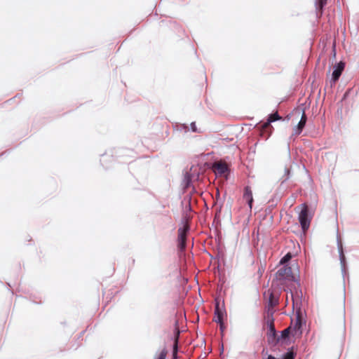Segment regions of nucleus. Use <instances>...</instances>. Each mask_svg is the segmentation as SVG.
<instances>
[{"label": "nucleus", "instance_id": "f257e3e1", "mask_svg": "<svg viewBox=\"0 0 359 359\" xmlns=\"http://www.w3.org/2000/svg\"><path fill=\"white\" fill-rule=\"evenodd\" d=\"M264 320L268 328L266 333L268 342L269 344L275 345L280 341V337L277 335L275 329L273 311L271 309L266 311Z\"/></svg>", "mask_w": 359, "mask_h": 359}, {"label": "nucleus", "instance_id": "f03ea898", "mask_svg": "<svg viewBox=\"0 0 359 359\" xmlns=\"http://www.w3.org/2000/svg\"><path fill=\"white\" fill-rule=\"evenodd\" d=\"M291 297L292 300L293 310L296 309V318L294 322L293 320L292 321V325L290 326H292V332H294L296 334L297 332L300 330L302 325V316L300 308L302 302L297 292L295 294L291 292Z\"/></svg>", "mask_w": 359, "mask_h": 359}, {"label": "nucleus", "instance_id": "7ed1b4c3", "mask_svg": "<svg viewBox=\"0 0 359 359\" xmlns=\"http://www.w3.org/2000/svg\"><path fill=\"white\" fill-rule=\"evenodd\" d=\"M299 221L303 231L305 233L309 229L311 223L308 206L306 204L302 205V210L299 215Z\"/></svg>", "mask_w": 359, "mask_h": 359}, {"label": "nucleus", "instance_id": "20e7f679", "mask_svg": "<svg viewBox=\"0 0 359 359\" xmlns=\"http://www.w3.org/2000/svg\"><path fill=\"white\" fill-rule=\"evenodd\" d=\"M189 230V226L187 223H185L182 227L178 229V248L180 250H184L186 248L187 235Z\"/></svg>", "mask_w": 359, "mask_h": 359}, {"label": "nucleus", "instance_id": "39448f33", "mask_svg": "<svg viewBox=\"0 0 359 359\" xmlns=\"http://www.w3.org/2000/svg\"><path fill=\"white\" fill-rule=\"evenodd\" d=\"M276 277L279 280L283 279L292 280L293 276L291 267L288 266H284L282 268L279 269L276 273Z\"/></svg>", "mask_w": 359, "mask_h": 359}, {"label": "nucleus", "instance_id": "423d86ee", "mask_svg": "<svg viewBox=\"0 0 359 359\" xmlns=\"http://www.w3.org/2000/svg\"><path fill=\"white\" fill-rule=\"evenodd\" d=\"M212 170L216 175L223 176L229 172V167L225 162L217 161L213 163Z\"/></svg>", "mask_w": 359, "mask_h": 359}, {"label": "nucleus", "instance_id": "0eeeda50", "mask_svg": "<svg viewBox=\"0 0 359 359\" xmlns=\"http://www.w3.org/2000/svg\"><path fill=\"white\" fill-rule=\"evenodd\" d=\"M281 118H282L278 115L277 111L273 114H270L268 118L267 121L266 123H263V125L262 126V130L266 131L269 128L271 129L272 128V126H271V123L278 121V120H280Z\"/></svg>", "mask_w": 359, "mask_h": 359}, {"label": "nucleus", "instance_id": "6e6552de", "mask_svg": "<svg viewBox=\"0 0 359 359\" xmlns=\"http://www.w3.org/2000/svg\"><path fill=\"white\" fill-rule=\"evenodd\" d=\"M345 64L343 62H340L337 64V65L335 67V69L334 72H332V80L333 82H337L340 76L342 74V72L344 69Z\"/></svg>", "mask_w": 359, "mask_h": 359}, {"label": "nucleus", "instance_id": "1a4fd4ad", "mask_svg": "<svg viewBox=\"0 0 359 359\" xmlns=\"http://www.w3.org/2000/svg\"><path fill=\"white\" fill-rule=\"evenodd\" d=\"M243 199L247 201L249 208L251 210L253 203V196L251 188L248 186L245 187L244 189Z\"/></svg>", "mask_w": 359, "mask_h": 359}, {"label": "nucleus", "instance_id": "9d476101", "mask_svg": "<svg viewBox=\"0 0 359 359\" xmlns=\"http://www.w3.org/2000/svg\"><path fill=\"white\" fill-rule=\"evenodd\" d=\"M306 120H307L306 115L305 114L304 111H302L301 120L298 123L296 128H294V135H298L302 133L303 128H304V126L306 125Z\"/></svg>", "mask_w": 359, "mask_h": 359}, {"label": "nucleus", "instance_id": "9b49d317", "mask_svg": "<svg viewBox=\"0 0 359 359\" xmlns=\"http://www.w3.org/2000/svg\"><path fill=\"white\" fill-rule=\"evenodd\" d=\"M225 315V312H224L221 309H219V304H217L215 306V316L213 320L217 323H222L224 320V317Z\"/></svg>", "mask_w": 359, "mask_h": 359}, {"label": "nucleus", "instance_id": "f8f14e48", "mask_svg": "<svg viewBox=\"0 0 359 359\" xmlns=\"http://www.w3.org/2000/svg\"><path fill=\"white\" fill-rule=\"evenodd\" d=\"M278 304V299L274 297V295L272 292H270L269 294V304L266 309V311L271 309L272 311L274 312V307Z\"/></svg>", "mask_w": 359, "mask_h": 359}, {"label": "nucleus", "instance_id": "ddd939ff", "mask_svg": "<svg viewBox=\"0 0 359 359\" xmlns=\"http://www.w3.org/2000/svg\"><path fill=\"white\" fill-rule=\"evenodd\" d=\"M294 354L292 351H288L283 355L281 359H294ZM262 359H276L273 355H269L267 357H264Z\"/></svg>", "mask_w": 359, "mask_h": 359}, {"label": "nucleus", "instance_id": "4468645a", "mask_svg": "<svg viewBox=\"0 0 359 359\" xmlns=\"http://www.w3.org/2000/svg\"><path fill=\"white\" fill-rule=\"evenodd\" d=\"M292 332V326H290L288 327L287 328L283 330L282 332H281V334L280 336L279 337H280V339H287L288 337H289V334L290 333Z\"/></svg>", "mask_w": 359, "mask_h": 359}, {"label": "nucleus", "instance_id": "2eb2a0df", "mask_svg": "<svg viewBox=\"0 0 359 359\" xmlns=\"http://www.w3.org/2000/svg\"><path fill=\"white\" fill-rule=\"evenodd\" d=\"M327 0H317L316 8L322 13L324 6L326 5Z\"/></svg>", "mask_w": 359, "mask_h": 359}, {"label": "nucleus", "instance_id": "dca6fc26", "mask_svg": "<svg viewBox=\"0 0 359 359\" xmlns=\"http://www.w3.org/2000/svg\"><path fill=\"white\" fill-rule=\"evenodd\" d=\"M168 354V351L165 348L161 350L159 354L154 359H165Z\"/></svg>", "mask_w": 359, "mask_h": 359}, {"label": "nucleus", "instance_id": "f3484780", "mask_svg": "<svg viewBox=\"0 0 359 359\" xmlns=\"http://www.w3.org/2000/svg\"><path fill=\"white\" fill-rule=\"evenodd\" d=\"M178 336H179V332H177V335L175 339V343L173 346V356L175 357L177 352V341H178Z\"/></svg>", "mask_w": 359, "mask_h": 359}, {"label": "nucleus", "instance_id": "a211bd4d", "mask_svg": "<svg viewBox=\"0 0 359 359\" xmlns=\"http://www.w3.org/2000/svg\"><path fill=\"white\" fill-rule=\"evenodd\" d=\"M292 258V255L290 253L286 254L280 260L281 264H285L287 262Z\"/></svg>", "mask_w": 359, "mask_h": 359}, {"label": "nucleus", "instance_id": "6ab92c4d", "mask_svg": "<svg viewBox=\"0 0 359 359\" xmlns=\"http://www.w3.org/2000/svg\"><path fill=\"white\" fill-rule=\"evenodd\" d=\"M338 247H339V250L340 252L341 259H344V255L343 252L342 243H341V241L340 239H339V241H338Z\"/></svg>", "mask_w": 359, "mask_h": 359}, {"label": "nucleus", "instance_id": "aec40b11", "mask_svg": "<svg viewBox=\"0 0 359 359\" xmlns=\"http://www.w3.org/2000/svg\"><path fill=\"white\" fill-rule=\"evenodd\" d=\"M218 323L219 324V328H220L221 332H223L225 329L224 322L222 321V323Z\"/></svg>", "mask_w": 359, "mask_h": 359}, {"label": "nucleus", "instance_id": "412c9836", "mask_svg": "<svg viewBox=\"0 0 359 359\" xmlns=\"http://www.w3.org/2000/svg\"><path fill=\"white\" fill-rule=\"evenodd\" d=\"M191 130L194 131V132H198V130L196 128V123H192L191 124Z\"/></svg>", "mask_w": 359, "mask_h": 359}]
</instances>
